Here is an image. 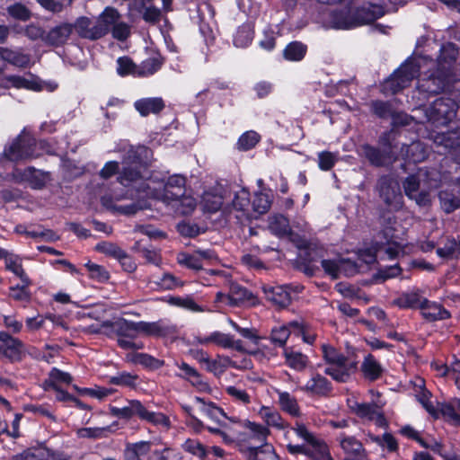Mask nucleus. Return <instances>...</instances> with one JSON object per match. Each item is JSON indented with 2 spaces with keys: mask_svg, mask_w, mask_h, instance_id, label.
<instances>
[{
  "mask_svg": "<svg viewBox=\"0 0 460 460\" xmlns=\"http://www.w3.org/2000/svg\"><path fill=\"white\" fill-rule=\"evenodd\" d=\"M250 203V192L245 188L212 177H207L203 182V213L221 211L226 221L235 219L244 225L255 218L249 210Z\"/></svg>",
  "mask_w": 460,
  "mask_h": 460,
  "instance_id": "1",
  "label": "nucleus"
},
{
  "mask_svg": "<svg viewBox=\"0 0 460 460\" xmlns=\"http://www.w3.org/2000/svg\"><path fill=\"white\" fill-rule=\"evenodd\" d=\"M151 150L145 146H128L122 158V169L118 175V181L127 187L136 189L138 198H147L144 186L155 183L148 168V157Z\"/></svg>",
  "mask_w": 460,
  "mask_h": 460,
  "instance_id": "2",
  "label": "nucleus"
},
{
  "mask_svg": "<svg viewBox=\"0 0 460 460\" xmlns=\"http://www.w3.org/2000/svg\"><path fill=\"white\" fill-rule=\"evenodd\" d=\"M234 427L231 432L224 433V443L226 445L236 444L241 453L245 447L264 446L270 435V429L258 422L247 419H230Z\"/></svg>",
  "mask_w": 460,
  "mask_h": 460,
  "instance_id": "3",
  "label": "nucleus"
},
{
  "mask_svg": "<svg viewBox=\"0 0 460 460\" xmlns=\"http://www.w3.org/2000/svg\"><path fill=\"white\" fill-rule=\"evenodd\" d=\"M117 19H120L119 11L114 7L107 6L93 18L78 17L74 22V29L81 39L94 41L109 34L111 25Z\"/></svg>",
  "mask_w": 460,
  "mask_h": 460,
  "instance_id": "4",
  "label": "nucleus"
},
{
  "mask_svg": "<svg viewBox=\"0 0 460 460\" xmlns=\"http://www.w3.org/2000/svg\"><path fill=\"white\" fill-rule=\"evenodd\" d=\"M44 153L53 155V147L47 140L37 141L30 134L22 132L15 139L6 146L3 156L12 162L31 160L41 156Z\"/></svg>",
  "mask_w": 460,
  "mask_h": 460,
  "instance_id": "5",
  "label": "nucleus"
},
{
  "mask_svg": "<svg viewBox=\"0 0 460 460\" xmlns=\"http://www.w3.org/2000/svg\"><path fill=\"white\" fill-rule=\"evenodd\" d=\"M323 357L328 363L324 373L337 382L349 381L357 368V364L328 344L322 345Z\"/></svg>",
  "mask_w": 460,
  "mask_h": 460,
  "instance_id": "6",
  "label": "nucleus"
},
{
  "mask_svg": "<svg viewBox=\"0 0 460 460\" xmlns=\"http://www.w3.org/2000/svg\"><path fill=\"white\" fill-rule=\"evenodd\" d=\"M224 411L203 399V429H207L224 443V433L231 432L234 425Z\"/></svg>",
  "mask_w": 460,
  "mask_h": 460,
  "instance_id": "7",
  "label": "nucleus"
},
{
  "mask_svg": "<svg viewBox=\"0 0 460 460\" xmlns=\"http://www.w3.org/2000/svg\"><path fill=\"white\" fill-rule=\"evenodd\" d=\"M147 198L161 200L169 205L186 192V178L182 174H173L168 177L162 189L152 186H144Z\"/></svg>",
  "mask_w": 460,
  "mask_h": 460,
  "instance_id": "8",
  "label": "nucleus"
},
{
  "mask_svg": "<svg viewBox=\"0 0 460 460\" xmlns=\"http://www.w3.org/2000/svg\"><path fill=\"white\" fill-rule=\"evenodd\" d=\"M441 182L440 172L431 168L429 170L419 169L416 174L409 175L403 181V189L405 195L409 199L416 196L419 192L420 187L422 184L423 188L428 190L436 189Z\"/></svg>",
  "mask_w": 460,
  "mask_h": 460,
  "instance_id": "9",
  "label": "nucleus"
},
{
  "mask_svg": "<svg viewBox=\"0 0 460 460\" xmlns=\"http://www.w3.org/2000/svg\"><path fill=\"white\" fill-rule=\"evenodd\" d=\"M457 105L450 98H438L435 100L427 109L426 117L429 123L436 128L447 126L456 116Z\"/></svg>",
  "mask_w": 460,
  "mask_h": 460,
  "instance_id": "10",
  "label": "nucleus"
},
{
  "mask_svg": "<svg viewBox=\"0 0 460 460\" xmlns=\"http://www.w3.org/2000/svg\"><path fill=\"white\" fill-rule=\"evenodd\" d=\"M25 357V345L18 338L6 331L0 332V359L5 358L11 363L21 362Z\"/></svg>",
  "mask_w": 460,
  "mask_h": 460,
  "instance_id": "11",
  "label": "nucleus"
},
{
  "mask_svg": "<svg viewBox=\"0 0 460 460\" xmlns=\"http://www.w3.org/2000/svg\"><path fill=\"white\" fill-rule=\"evenodd\" d=\"M380 197L392 209H399L402 206V195L399 181L391 175H385L378 180Z\"/></svg>",
  "mask_w": 460,
  "mask_h": 460,
  "instance_id": "12",
  "label": "nucleus"
},
{
  "mask_svg": "<svg viewBox=\"0 0 460 460\" xmlns=\"http://www.w3.org/2000/svg\"><path fill=\"white\" fill-rule=\"evenodd\" d=\"M228 323L243 338L247 339L257 347L256 349L251 351L254 357L260 359H270L276 355L274 349L261 342L262 338L259 335L255 328L242 327L230 318L228 319Z\"/></svg>",
  "mask_w": 460,
  "mask_h": 460,
  "instance_id": "13",
  "label": "nucleus"
},
{
  "mask_svg": "<svg viewBox=\"0 0 460 460\" xmlns=\"http://www.w3.org/2000/svg\"><path fill=\"white\" fill-rule=\"evenodd\" d=\"M70 456L59 450L44 446L29 447L10 457V460H69Z\"/></svg>",
  "mask_w": 460,
  "mask_h": 460,
  "instance_id": "14",
  "label": "nucleus"
},
{
  "mask_svg": "<svg viewBox=\"0 0 460 460\" xmlns=\"http://www.w3.org/2000/svg\"><path fill=\"white\" fill-rule=\"evenodd\" d=\"M354 20L342 22L338 24L340 27H358L370 23L385 14V9L380 4H368L360 8L353 9Z\"/></svg>",
  "mask_w": 460,
  "mask_h": 460,
  "instance_id": "15",
  "label": "nucleus"
},
{
  "mask_svg": "<svg viewBox=\"0 0 460 460\" xmlns=\"http://www.w3.org/2000/svg\"><path fill=\"white\" fill-rule=\"evenodd\" d=\"M123 196H111V195H104L101 198L102 205L113 214L124 215V216H132L135 215L137 211L149 208L146 201L140 203L138 202H131L126 205H117L116 202L123 199Z\"/></svg>",
  "mask_w": 460,
  "mask_h": 460,
  "instance_id": "16",
  "label": "nucleus"
},
{
  "mask_svg": "<svg viewBox=\"0 0 460 460\" xmlns=\"http://www.w3.org/2000/svg\"><path fill=\"white\" fill-rule=\"evenodd\" d=\"M73 31H75L74 23H60L46 32L44 43L51 47H60L67 41Z\"/></svg>",
  "mask_w": 460,
  "mask_h": 460,
  "instance_id": "17",
  "label": "nucleus"
},
{
  "mask_svg": "<svg viewBox=\"0 0 460 460\" xmlns=\"http://www.w3.org/2000/svg\"><path fill=\"white\" fill-rule=\"evenodd\" d=\"M251 294L239 285H232L228 294L217 292L215 302L217 304L235 306L249 300Z\"/></svg>",
  "mask_w": 460,
  "mask_h": 460,
  "instance_id": "18",
  "label": "nucleus"
},
{
  "mask_svg": "<svg viewBox=\"0 0 460 460\" xmlns=\"http://www.w3.org/2000/svg\"><path fill=\"white\" fill-rule=\"evenodd\" d=\"M332 384L326 377L319 373H314L300 389L312 395L324 396L332 391Z\"/></svg>",
  "mask_w": 460,
  "mask_h": 460,
  "instance_id": "19",
  "label": "nucleus"
},
{
  "mask_svg": "<svg viewBox=\"0 0 460 460\" xmlns=\"http://www.w3.org/2000/svg\"><path fill=\"white\" fill-rule=\"evenodd\" d=\"M420 313L423 318L429 322L447 320L451 317V314L442 305L424 299L420 305Z\"/></svg>",
  "mask_w": 460,
  "mask_h": 460,
  "instance_id": "20",
  "label": "nucleus"
},
{
  "mask_svg": "<svg viewBox=\"0 0 460 460\" xmlns=\"http://www.w3.org/2000/svg\"><path fill=\"white\" fill-rule=\"evenodd\" d=\"M133 106L141 117H147L160 113L165 103L162 97H146L135 101Z\"/></svg>",
  "mask_w": 460,
  "mask_h": 460,
  "instance_id": "21",
  "label": "nucleus"
},
{
  "mask_svg": "<svg viewBox=\"0 0 460 460\" xmlns=\"http://www.w3.org/2000/svg\"><path fill=\"white\" fill-rule=\"evenodd\" d=\"M262 289L266 298L273 304L281 307L290 304L291 294L288 286H264Z\"/></svg>",
  "mask_w": 460,
  "mask_h": 460,
  "instance_id": "22",
  "label": "nucleus"
},
{
  "mask_svg": "<svg viewBox=\"0 0 460 460\" xmlns=\"http://www.w3.org/2000/svg\"><path fill=\"white\" fill-rule=\"evenodd\" d=\"M458 56V49L454 43L447 42L441 46L440 54L435 61V66L444 71L452 73V67Z\"/></svg>",
  "mask_w": 460,
  "mask_h": 460,
  "instance_id": "23",
  "label": "nucleus"
},
{
  "mask_svg": "<svg viewBox=\"0 0 460 460\" xmlns=\"http://www.w3.org/2000/svg\"><path fill=\"white\" fill-rule=\"evenodd\" d=\"M6 80L11 85L17 89H26L35 92H40L43 89L42 82L38 76L31 73H28L26 75H8Z\"/></svg>",
  "mask_w": 460,
  "mask_h": 460,
  "instance_id": "24",
  "label": "nucleus"
},
{
  "mask_svg": "<svg viewBox=\"0 0 460 460\" xmlns=\"http://www.w3.org/2000/svg\"><path fill=\"white\" fill-rule=\"evenodd\" d=\"M438 198L442 209L449 214L460 208V187L454 185L450 190H443Z\"/></svg>",
  "mask_w": 460,
  "mask_h": 460,
  "instance_id": "25",
  "label": "nucleus"
},
{
  "mask_svg": "<svg viewBox=\"0 0 460 460\" xmlns=\"http://www.w3.org/2000/svg\"><path fill=\"white\" fill-rule=\"evenodd\" d=\"M242 454L246 460H279L270 444L262 447H245Z\"/></svg>",
  "mask_w": 460,
  "mask_h": 460,
  "instance_id": "26",
  "label": "nucleus"
},
{
  "mask_svg": "<svg viewBox=\"0 0 460 460\" xmlns=\"http://www.w3.org/2000/svg\"><path fill=\"white\" fill-rule=\"evenodd\" d=\"M258 415L264 421V426L268 429L269 427H272L279 430H284L288 427V422L281 417L280 413L270 407L261 406L258 411Z\"/></svg>",
  "mask_w": 460,
  "mask_h": 460,
  "instance_id": "27",
  "label": "nucleus"
},
{
  "mask_svg": "<svg viewBox=\"0 0 460 460\" xmlns=\"http://www.w3.org/2000/svg\"><path fill=\"white\" fill-rule=\"evenodd\" d=\"M155 441H138L135 443H127L123 451V460H142V457L147 455Z\"/></svg>",
  "mask_w": 460,
  "mask_h": 460,
  "instance_id": "28",
  "label": "nucleus"
},
{
  "mask_svg": "<svg viewBox=\"0 0 460 460\" xmlns=\"http://www.w3.org/2000/svg\"><path fill=\"white\" fill-rule=\"evenodd\" d=\"M283 356L286 365L298 372L305 369L309 362L308 357L305 354H303L292 347H285Z\"/></svg>",
  "mask_w": 460,
  "mask_h": 460,
  "instance_id": "29",
  "label": "nucleus"
},
{
  "mask_svg": "<svg viewBox=\"0 0 460 460\" xmlns=\"http://www.w3.org/2000/svg\"><path fill=\"white\" fill-rule=\"evenodd\" d=\"M117 429L118 422L114 421L111 425L105 427H88L78 429L76 436L79 438L101 439L107 438L111 433H114Z\"/></svg>",
  "mask_w": 460,
  "mask_h": 460,
  "instance_id": "30",
  "label": "nucleus"
},
{
  "mask_svg": "<svg viewBox=\"0 0 460 460\" xmlns=\"http://www.w3.org/2000/svg\"><path fill=\"white\" fill-rule=\"evenodd\" d=\"M360 368L364 377L371 382L379 379L384 373V367L372 354L364 358Z\"/></svg>",
  "mask_w": 460,
  "mask_h": 460,
  "instance_id": "31",
  "label": "nucleus"
},
{
  "mask_svg": "<svg viewBox=\"0 0 460 460\" xmlns=\"http://www.w3.org/2000/svg\"><path fill=\"white\" fill-rule=\"evenodd\" d=\"M292 430L302 438L305 443L312 446V448L315 450L318 454L324 456L327 455V446L317 439L303 424H296V428L292 429Z\"/></svg>",
  "mask_w": 460,
  "mask_h": 460,
  "instance_id": "32",
  "label": "nucleus"
},
{
  "mask_svg": "<svg viewBox=\"0 0 460 460\" xmlns=\"http://www.w3.org/2000/svg\"><path fill=\"white\" fill-rule=\"evenodd\" d=\"M206 342H214L226 349H234L238 351H243V344L240 340H235L232 335L215 332L209 335L206 340ZM204 342V340H203Z\"/></svg>",
  "mask_w": 460,
  "mask_h": 460,
  "instance_id": "33",
  "label": "nucleus"
},
{
  "mask_svg": "<svg viewBox=\"0 0 460 460\" xmlns=\"http://www.w3.org/2000/svg\"><path fill=\"white\" fill-rule=\"evenodd\" d=\"M0 58L11 65L21 68L27 67L31 60L28 54L4 47H0Z\"/></svg>",
  "mask_w": 460,
  "mask_h": 460,
  "instance_id": "34",
  "label": "nucleus"
},
{
  "mask_svg": "<svg viewBox=\"0 0 460 460\" xmlns=\"http://www.w3.org/2000/svg\"><path fill=\"white\" fill-rule=\"evenodd\" d=\"M138 333L148 336L164 337L170 333V327L163 322H137Z\"/></svg>",
  "mask_w": 460,
  "mask_h": 460,
  "instance_id": "35",
  "label": "nucleus"
},
{
  "mask_svg": "<svg viewBox=\"0 0 460 460\" xmlns=\"http://www.w3.org/2000/svg\"><path fill=\"white\" fill-rule=\"evenodd\" d=\"M143 403L138 400H130L124 407L111 406L110 408L112 416L119 419L129 420L134 416L139 418Z\"/></svg>",
  "mask_w": 460,
  "mask_h": 460,
  "instance_id": "36",
  "label": "nucleus"
},
{
  "mask_svg": "<svg viewBox=\"0 0 460 460\" xmlns=\"http://www.w3.org/2000/svg\"><path fill=\"white\" fill-rule=\"evenodd\" d=\"M276 393L281 410L292 417H298L300 415V408L296 399L288 392L277 390Z\"/></svg>",
  "mask_w": 460,
  "mask_h": 460,
  "instance_id": "37",
  "label": "nucleus"
},
{
  "mask_svg": "<svg viewBox=\"0 0 460 460\" xmlns=\"http://www.w3.org/2000/svg\"><path fill=\"white\" fill-rule=\"evenodd\" d=\"M437 409L438 417L441 415L446 420L455 425H460V414L457 412L460 410V400H456L453 402H443Z\"/></svg>",
  "mask_w": 460,
  "mask_h": 460,
  "instance_id": "38",
  "label": "nucleus"
},
{
  "mask_svg": "<svg viewBox=\"0 0 460 460\" xmlns=\"http://www.w3.org/2000/svg\"><path fill=\"white\" fill-rule=\"evenodd\" d=\"M423 298L419 291H411L402 293L394 301V304L400 308H420L422 305Z\"/></svg>",
  "mask_w": 460,
  "mask_h": 460,
  "instance_id": "39",
  "label": "nucleus"
},
{
  "mask_svg": "<svg viewBox=\"0 0 460 460\" xmlns=\"http://www.w3.org/2000/svg\"><path fill=\"white\" fill-rule=\"evenodd\" d=\"M95 250L101 253L111 256L118 260L122 265L125 264L123 261L129 260V256L117 244L110 242H101L95 245Z\"/></svg>",
  "mask_w": 460,
  "mask_h": 460,
  "instance_id": "40",
  "label": "nucleus"
},
{
  "mask_svg": "<svg viewBox=\"0 0 460 460\" xmlns=\"http://www.w3.org/2000/svg\"><path fill=\"white\" fill-rule=\"evenodd\" d=\"M4 265L5 270L17 276L22 283H28L29 277L22 268V259L19 255L10 252L4 259Z\"/></svg>",
  "mask_w": 460,
  "mask_h": 460,
  "instance_id": "41",
  "label": "nucleus"
},
{
  "mask_svg": "<svg viewBox=\"0 0 460 460\" xmlns=\"http://www.w3.org/2000/svg\"><path fill=\"white\" fill-rule=\"evenodd\" d=\"M401 152L406 160L414 164L423 161L426 157V151L420 142L402 146Z\"/></svg>",
  "mask_w": 460,
  "mask_h": 460,
  "instance_id": "42",
  "label": "nucleus"
},
{
  "mask_svg": "<svg viewBox=\"0 0 460 460\" xmlns=\"http://www.w3.org/2000/svg\"><path fill=\"white\" fill-rule=\"evenodd\" d=\"M269 228L273 234L279 237L287 236L291 233L289 221L283 215H275L270 217Z\"/></svg>",
  "mask_w": 460,
  "mask_h": 460,
  "instance_id": "43",
  "label": "nucleus"
},
{
  "mask_svg": "<svg viewBox=\"0 0 460 460\" xmlns=\"http://www.w3.org/2000/svg\"><path fill=\"white\" fill-rule=\"evenodd\" d=\"M128 359L134 364H138L146 368L155 370L164 366V360L158 359L146 353H133L128 356Z\"/></svg>",
  "mask_w": 460,
  "mask_h": 460,
  "instance_id": "44",
  "label": "nucleus"
},
{
  "mask_svg": "<svg viewBox=\"0 0 460 460\" xmlns=\"http://www.w3.org/2000/svg\"><path fill=\"white\" fill-rule=\"evenodd\" d=\"M254 31L250 23L241 25L234 34V44L237 48L248 47L253 40Z\"/></svg>",
  "mask_w": 460,
  "mask_h": 460,
  "instance_id": "45",
  "label": "nucleus"
},
{
  "mask_svg": "<svg viewBox=\"0 0 460 460\" xmlns=\"http://www.w3.org/2000/svg\"><path fill=\"white\" fill-rule=\"evenodd\" d=\"M168 206H172L175 209L176 213L182 216H187L194 211L197 206V202L192 196L186 195V192H184L183 196L177 199V200L173 201L172 204H169Z\"/></svg>",
  "mask_w": 460,
  "mask_h": 460,
  "instance_id": "46",
  "label": "nucleus"
},
{
  "mask_svg": "<svg viewBox=\"0 0 460 460\" xmlns=\"http://www.w3.org/2000/svg\"><path fill=\"white\" fill-rule=\"evenodd\" d=\"M139 419L155 426H161L164 428H169L170 426L169 418L165 414L148 411L144 404L142 405Z\"/></svg>",
  "mask_w": 460,
  "mask_h": 460,
  "instance_id": "47",
  "label": "nucleus"
},
{
  "mask_svg": "<svg viewBox=\"0 0 460 460\" xmlns=\"http://www.w3.org/2000/svg\"><path fill=\"white\" fill-rule=\"evenodd\" d=\"M31 285V280L28 278V283H22V285H15L9 288V296L16 301L28 304L31 302V294L29 289Z\"/></svg>",
  "mask_w": 460,
  "mask_h": 460,
  "instance_id": "48",
  "label": "nucleus"
},
{
  "mask_svg": "<svg viewBox=\"0 0 460 460\" xmlns=\"http://www.w3.org/2000/svg\"><path fill=\"white\" fill-rule=\"evenodd\" d=\"M307 48L299 41H293L287 45L283 50L285 59L288 61L297 62L304 58Z\"/></svg>",
  "mask_w": 460,
  "mask_h": 460,
  "instance_id": "49",
  "label": "nucleus"
},
{
  "mask_svg": "<svg viewBox=\"0 0 460 460\" xmlns=\"http://www.w3.org/2000/svg\"><path fill=\"white\" fill-rule=\"evenodd\" d=\"M349 20H354L353 9L350 7H344L339 11H333L330 13L331 27L337 30H350L354 27H340L339 23Z\"/></svg>",
  "mask_w": 460,
  "mask_h": 460,
  "instance_id": "50",
  "label": "nucleus"
},
{
  "mask_svg": "<svg viewBox=\"0 0 460 460\" xmlns=\"http://www.w3.org/2000/svg\"><path fill=\"white\" fill-rule=\"evenodd\" d=\"M203 363H206L207 370L213 373L215 376H219L222 375L228 366L237 367L234 362H232L227 358H220L215 359H208L203 357Z\"/></svg>",
  "mask_w": 460,
  "mask_h": 460,
  "instance_id": "51",
  "label": "nucleus"
},
{
  "mask_svg": "<svg viewBox=\"0 0 460 460\" xmlns=\"http://www.w3.org/2000/svg\"><path fill=\"white\" fill-rule=\"evenodd\" d=\"M261 141V136L259 133H257L254 130H248L243 133L237 142H236V148L239 151H249L255 147V146Z\"/></svg>",
  "mask_w": 460,
  "mask_h": 460,
  "instance_id": "52",
  "label": "nucleus"
},
{
  "mask_svg": "<svg viewBox=\"0 0 460 460\" xmlns=\"http://www.w3.org/2000/svg\"><path fill=\"white\" fill-rule=\"evenodd\" d=\"M116 333L119 337L134 338L138 333L137 322L121 318L114 323Z\"/></svg>",
  "mask_w": 460,
  "mask_h": 460,
  "instance_id": "53",
  "label": "nucleus"
},
{
  "mask_svg": "<svg viewBox=\"0 0 460 460\" xmlns=\"http://www.w3.org/2000/svg\"><path fill=\"white\" fill-rule=\"evenodd\" d=\"M109 382L114 385L136 388L138 382V376L133 373L122 371L111 376Z\"/></svg>",
  "mask_w": 460,
  "mask_h": 460,
  "instance_id": "54",
  "label": "nucleus"
},
{
  "mask_svg": "<svg viewBox=\"0 0 460 460\" xmlns=\"http://www.w3.org/2000/svg\"><path fill=\"white\" fill-rule=\"evenodd\" d=\"M292 332H296V327L289 326V323L275 327L271 331L270 340L272 343L284 347Z\"/></svg>",
  "mask_w": 460,
  "mask_h": 460,
  "instance_id": "55",
  "label": "nucleus"
},
{
  "mask_svg": "<svg viewBox=\"0 0 460 460\" xmlns=\"http://www.w3.org/2000/svg\"><path fill=\"white\" fill-rule=\"evenodd\" d=\"M15 176L20 177L22 181H29L35 189H40L44 186L43 179L37 175L34 167H27L23 171L16 170Z\"/></svg>",
  "mask_w": 460,
  "mask_h": 460,
  "instance_id": "56",
  "label": "nucleus"
},
{
  "mask_svg": "<svg viewBox=\"0 0 460 460\" xmlns=\"http://www.w3.org/2000/svg\"><path fill=\"white\" fill-rule=\"evenodd\" d=\"M435 143L444 146L446 148H455L460 146V134L458 131L438 133L434 139Z\"/></svg>",
  "mask_w": 460,
  "mask_h": 460,
  "instance_id": "57",
  "label": "nucleus"
},
{
  "mask_svg": "<svg viewBox=\"0 0 460 460\" xmlns=\"http://www.w3.org/2000/svg\"><path fill=\"white\" fill-rule=\"evenodd\" d=\"M370 438L388 452L394 453L399 448L396 438L389 432H385L382 436H371Z\"/></svg>",
  "mask_w": 460,
  "mask_h": 460,
  "instance_id": "58",
  "label": "nucleus"
},
{
  "mask_svg": "<svg viewBox=\"0 0 460 460\" xmlns=\"http://www.w3.org/2000/svg\"><path fill=\"white\" fill-rule=\"evenodd\" d=\"M148 460H182L179 450L165 447L161 450H154Z\"/></svg>",
  "mask_w": 460,
  "mask_h": 460,
  "instance_id": "59",
  "label": "nucleus"
},
{
  "mask_svg": "<svg viewBox=\"0 0 460 460\" xmlns=\"http://www.w3.org/2000/svg\"><path fill=\"white\" fill-rule=\"evenodd\" d=\"M340 445L341 448L349 455H357L362 449L361 443L354 437L345 436L341 434L339 436Z\"/></svg>",
  "mask_w": 460,
  "mask_h": 460,
  "instance_id": "60",
  "label": "nucleus"
},
{
  "mask_svg": "<svg viewBox=\"0 0 460 460\" xmlns=\"http://www.w3.org/2000/svg\"><path fill=\"white\" fill-rule=\"evenodd\" d=\"M162 66V62L157 58H148L137 67V76H150L156 73Z\"/></svg>",
  "mask_w": 460,
  "mask_h": 460,
  "instance_id": "61",
  "label": "nucleus"
},
{
  "mask_svg": "<svg viewBox=\"0 0 460 460\" xmlns=\"http://www.w3.org/2000/svg\"><path fill=\"white\" fill-rule=\"evenodd\" d=\"M270 199L268 194L256 192L252 201V209L259 215L266 213L270 208Z\"/></svg>",
  "mask_w": 460,
  "mask_h": 460,
  "instance_id": "62",
  "label": "nucleus"
},
{
  "mask_svg": "<svg viewBox=\"0 0 460 460\" xmlns=\"http://www.w3.org/2000/svg\"><path fill=\"white\" fill-rule=\"evenodd\" d=\"M84 267L87 269L90 278L98 282H105L110 279L109 272L102 265L88 261Z\"/></svg>",
  "mask_w": 460,
  "mask_h": 460,
  "instance_id": "63",
  "label": "nucleus"
},
{
  "mask_svg": "<svg viewBox=\"0 0 460 460\" xmlns=\"http://www.w3.org/2000/svg\"><path fill=\"white\" fill-rule=\"evenodd\" d=\"M226 392L237 403L247 405L251 402L250 394L241 387L229 385L226 388Z\"/></svg>",
  "mask_w": 460,
  "mask_h": 460,
  "instance_id": "64",
  "label": "nucleus"
}]
</instances>
